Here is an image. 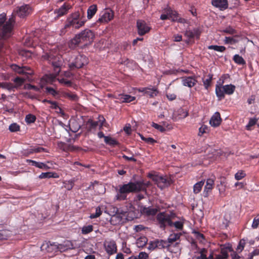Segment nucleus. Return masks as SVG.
<instances>
[{
    "label": "nucleus",
    "mask_w": 259,
    "mask_h": 259,
    "mask_svg": "<svg viewBox=\"0 0 259 259\" xmlns=\"http://www.w3.org/2000/svg\"><path fill=\"white\" fill-rule=\"evenodd\" d=\"M44 58L48 59L50 63L54 67L55 72L53 74L46 75L42 78V79L45 80L47 83H52L55 81L56 76L60 71V67L63 64V60L60 56L55 57L50 55L47 57L45 56Z\"/></svg>",
    "instance_id": "1"
},
{
    "label": "nucleus",
    "mask_w": 259,
    "mask_h": 259,
    "mask_svg": "<svg viewBox=\"0 0 259 259\" xmlns=\"http://www.w3.org/2000/svg\"><path fill=\"white\" fill-rule=\"evenodd\" d=\"M137 182H129L127 184L119 185L116 189L117 194L115 196L116 200H124L126 199L127 194L139 192Z\"/></svg>",
    "instance_id": "2"
},
{
    "label": "nucleus",
    "mask_w": 259,
    "mask_h": 259,
    "mask_svg": "<svg viewBox=\"0 0 259 259\" xmlns=\"http://www.w3.org/2000/svg\"><path fill=\"white\" fill-rule=\"evenodd\" d=\"M94 33L90 30H84L76 35L69 42L70 48H74L79 44L88 45L91 44L94 38Z\"/></svg>",
    "instance_id": "3"
},
{
    "label": "nucleus",
    "mask_w": 259,
    "mask_h": 259,
    "mask_svg": "<svg viewBox=\"0 0 259 259\" xmlns=\"http://www.w3.org/2000/svg\"><path fill=\"white\" fill-rule=\"evenodd\" d=\"M6 15L5 13L0 14V26L3 25L0 31V36L4 39H6L11 36L13 24L15 22L13 17L9 18L7 21H6Z\"/></svg>",
    "instance_id": "4"
},
{
    "label": "nucleus",
    "mask_w": 259,
    "mask_h": 259,
    "mask_svg": "<svg viewBox=\"0 0 259 259\" xmlns=\"http://www.w3.org/2000/svg\"><path fill=\"white\" fill-rule=\"evenodd\" d=\"M84 24V20L78 12L71 15L66 20L64 29H78Z\"/></svg>",
    "instance_id": "5"
},
{
    "label": "nucleus",
    "mask_w": 259,
    "mask_h": 259,
    "mask_svg": "<svg viewBox=\"0 0 259 259\" xmlns=\"http://www.w3.org/2000/svg\"><path fill=\"white\" fill-rule=\"evenodd\" d=\"M176 215L173 213L160 212L157 215L156 220L160 227L164 228L166 225L172 226V221Z\"/></svg>",
    "instance_id": "6"
},
{
    "label": "nucleus",
    "mask_w": 259,
    "mask_h": 259,
    "mask_svg": "<svg viewBox=\"0 0 259 259\" xmlns=\"http://www.w3.org/2000/svg\"><path fill=\"white\" fill-rule=\"evenodd\" d=\"M149 177L155 182L157 186L160 189H163L170 185V180L166 177L159 175H149Z\"/></svg>",
    "instance_id": "7"
},
{
    "label": "nucleus",
    "mask_w": 259,
    "mask_h": 259,
    "mask_svg": "<svg viewBox=\"0 0 259 259\" xmlns=\"http://www.w3.org/2000/svg\"><path fill=\"white\" fill-rule=\"evenodd\" d=\"M88 60L87 57L83 55H78L75 59V61L69 64V67L73 70L74 68H80L83 65L87 64Z\"/></svg>",
    "instance_id": "8"
},
{
    "label": "nucleus",
    "mask_w": 259,
    "mask_h": 259,
    "mask_svg": "<svg viewBox=\"0 0 259 259\" xmlns=\"http://www.w3.org/2000/svg\"><path fill=\"white\" fill-rule=\"evenodd\" d=\"M16 14L20 18H24L32 12V9L28 5H24L18 7L16 10Z\"/></svg>",
    "instance_id": "9"
},
{
    "label": "nucleus",
    "mask_w": 259,
    "mask_h": 259,
    "mask_svg": "<svg viewBox=\"0 0 259 259\" xmlns=\"http://www.w3.org/2000/svg\"><path fill=\"white\" fill-rule=\"evenodd\" d=\"M105 251L109 255H112L117 252V246L113 240L105 241L104 243Z\"/></svg>",
    "instance_id": "10"
},
{
    "label": "nucleus",
    "mask_w": 259,
    "mask_h": 259,
    "mask_svg": "<svg viewBox=\"0 0 259 259\" xmlns=\"http://www.w3.org/2000/svg\"><path fill=\"white\" fill-rule=\"evenodd\" d=\"M137 27L138 28V34L140 35H143L148 33L151 28L143 20H139L137 22Z\"/></svg>",
    "instance_id": "11"
},
{
    "label": "nucleus",
    "mask_w": 259,
    "mask_h": 259,
    "mask_svg": "<svg viewBox=\"0 0 259 259\" xmlns=\"http://www.w3.org/2000/svg\"><path fill=\"white\" fill-rule=\"evenodd\" d=\"M40 250L44 252H53L58 250L57 245L56 243H44L40 247Z\"/></svg>",
    "instance_id": "12"
},
{
    "label": "nucleus",
    "mask_w": 259,
    "mask_h": 259,
    "mask_svg": "<svg viewBox=\"0 0 259 259\" xmlns=\"http://www.w3.org/2000/svg\"><path fill=\"white\" fill-rule=\"evenodd\" d=\"M228 250L232 252L233 249L229 245L224 246L221 249V254H215V259H226L228 257Z\"/></svg>",
    "instance_id": "13"
},
{
    "label": "nucleus",
    "mask_w": 259,
    "mask_h": 259,
    "mask_svg": "<svg viewBox=\"0 0 259 259\" xmlns=\"http://www.w3.org/2000/svg\"><path fill=\"white\" fill-rule=\"evenodd\" d=\"M116 99L119 103H130L134 101L136 99L135 97L131 96L126 94H118L116 96Z\"/></svg>",
    "instance_id": "14"
},
{
    "label": "nucleus",
    "mask_w": 259,
    "mask_h": 259,
    "mask_svg": "<svg viewBox=\"0 0 259 259\" xmlns=\"http://www.w3.org/2000/svg\"><path fill=\"white\" fill-rule=\"evenodd\" d=\"M113 17L112 11L108 10L104 12L103 15L99 18L98 21L102 23H106L110 21Z\"/></svg>",
    "instance_id": "15"
},
{
    "label": "nucleus",
    "mask_w": 259,
    "mask_h": 259,
    "mask_svg": "<svg viewBox=\"0 0 259 259\" xmlns=\"http://www.w3.org/2000/svg\"><path fill=\"white\" fill-rule=\"evenodd\" d=\"M58 250L61 252L73 249V245L70 241L66 240L62 244H57Z\"/></svg>",
    "instance_id": "16"
},
{
    "label": "nucleus",
    "mask_w": 259,
    "mask_h": 259,
    "mask_svg": "<svg viewBox=\"0 0 259 259\" xmlns=\"http://www.w3.org/2000/svg\"><path fill=\"white\" fill-rule=\"evenodd\" d=\"M221 120L220 114L217 112L210 118L209 123L213 127H217L220 124Z\"/></svg>",
    "instance_id": "17"
},
{
    "label": "nucleus",
    "mask_w": 259,
    "mask_h": 259,
    "mask_svg": "<svg viewBox=\"0 0 259 259\" xmlns=\"http://www.w3.org/2000/svg\"><path fill=\"white\" fill-rule=\"evenodd\" d=\"M212 4L221 10L226 9L228 6L227 0H212Z\"/></svg>",
    "instance_id": "18"
},
{
    "label": "nucleus",
    "mask_w": 259,
    "mask_h": 259,
    "mask_svg": "<svg viewBox=\"0 0 259 259\" xmlns=\"http://www.w3.org/2000/svg\"><path fill=\"white\" fill-rule=\"evenodd\" d=\"M88 123L90 124V125L92 128H95L98 125H99L100 128H101V127H102L103 126H106L105 119L102 116L99 117V121H94L92 120H89L88 121Z\"/></svg>",
    "instance_id": "19"
},
{
    "label": "nucleus",
    "mask_w": 259,
    "mask_h": 259,
    "mask_svg": "<svg viewBox=\"0 0 259 259\" xmlns=\"http://www.w3.org/2000/svg\"><path fill=\"white\" fill-rule=\"evenodd\" d=\"M196 80L192 77H182V83L185 86L191 88L194 86L196 83Z\"/></svg>",
    "instance_id": "20"
},
{
    "label": "nucleus",
    "mask_w": 259,
    "mask_h": 259,
    "mask_svg": "<svg viewBox=\"0 0 259 259\" xmlns=\"http://www.w3.org/2000/svg\"><path fill=\"white\" fill-rule=\"evenodd\" d=\"M168 249L171 252L176 254V255L180 254L181 253V248L178 243H172L169 245Z\"/></svg>",
    "instance_id": "21"
},
{
    "label": "nucleus",
    "mask_w": 259,
    "mask_h": 259,
    "mask_svg": "<svg viewBox=\"0 0 259 259\" xmlns=\"http://www.w3.org/2000/svg\"><path fill=\"white\" fill-rule=\"evenodd\" d=\"M59 177V175L55 172H42L39 176V179H46V178H58Z\"/></svg>",
    "instance_id": "22"
},
{
    "label": "nucleus",
    "mask_w": 259,
    "mask_h": 259,
    "mask_svg": "<svg viewBox=\"0 0 259 259\" xmlns=\"http://www.w3.org/2000/svg\"><path fill=\"white\" fill-rule=\"evenodd\" d=\"M214 179L210 178L208 179L206 182V185L204 187V192L208 193L213 188L214 186Z\"/></svg>",
    "instance_id": "23"
},
{
    "label": "nucleus",
    "mask_w": 259,
    "mask_h": 259,
    "mask_svg": "<svg viewBox=\"0 0 259 259\" xmlns=\"http://www.w3.org/2000/svg\"><path fill=\"white\" fill-rule=\"evenodd\" d=\"M158 210L156 208H152V207H144L142 209V212L143 213L146 214L147 215H155Z\"/></svg>",
    "instance_id": "24"
},
{
    "label": "nucleus",
    "mask_w": 259,
    "mask_h": 259,
    "mask_svg": "<svg viewBox=\"0 0 259 259\" xmlns=\"http://www.w3.org/2000/svg\"><path fill=\"white\" fill-rule=\"evenodd\" d=\"M97 11V6L93 5L89 7L87 11V17L89 19H91Z\"/></svg>",
    "instance_id": "25"
},
{
    "label": "nucleus",
    "mask_w": 259,
    "mask_h": 259,
    "mask_svg": "<svg viewBox=\"0 0 259 259\" xmlns=\"http://www.w3.org/2000/svg\"><path fill=\"white\" fill-rule=\"evenodd\" d=\"M222 88L224 91L225 94L232 95L234 92L235 86L230 84L224 85L222 87Z\"/></svg>",
    "instance_id": "26"
},
{
    "label": "nucleus",
    "mask_w": 259,
    "mask_h": 259,
    "mask_svg": "<svg viewBox=\"0 0 259 259\" xmlns=\"http://www.w3.org/2000/svg\"><path fill=\"white\" fill-rule=\"evenodd\" d=\"M141 91L144 92L145 94L150 97H154L157 95L158 92L156 89L150 88L143 89Z\"/></svg>",
    "instance_id": "27"
},
{
    "label": "nucleus",
    "mask_w": 259,
    "mask_h": 259,
    "mask_svg": "<svg viewBox=\"0 0 259 259\" xmlns=\"http://www.w3.org/2000/svg\"><path fill=\"white\" fill-rule=\"evenodd\" d=\"M25 79L22 77H17L13 79V81L15 83V84H13L14 91L15 89H17L20 86H21L25 82Z\"/></svg>",
    "instance_id": "28"
},
{
    "label": "nucleus",
    "mask_w": 259,
    "mask_h": 259,
    "mask_svg": "<svg viewBox=\"0 0 259 259\" xmlns=\"http://www.w3.org/2000/svg\"><path fill=\"white\" fill-rule=\"evenodd\" d=\"M137 185L138 186V189L140 191H144L150 185V182H144V181H137Z\"/></svg>",
    "instance_id": "29"
},
{
    "label": "nucleus",
    "mask_w": 259,
    "mask_h": 259,
    "mask_svg": "<svg viewBox=\"0 0 259 259\" xmlns=\"http://www.w3.org/2000/svg\"><path fill=\"white\" fill-rule=\"evenodd\" d=\"M167 14L169 19L172 21H177L178 20L179 16L177 12L172 11L170 8L167 9Z\"/></svg>",
    "instance_id": "30"
},
{
    "label": "nucleus",
    "mask_w": 259,
    "mask_h": 259,
    "mask_svg": "<svg viewBox=\"0 0 259 259\" xmlns=\"http://www.w3.org/2000/svg\"><path fill=\"white\" fill-rule=\"evenodd\" d=\"M147 241L148 239L146 237L142 236L137 240L136 244L138 247H143L147 244Z\"/></svg>",
    "instance_id": "31"
},
{
    "label": "nucleus",
    "mask_w": 259,
    "mask_h": 259,
    "mask_svg": "<svg viewBox=\"0 0 259 259\" xmlns=\"http://www.w3.org/2000/svg\"><path fill=\"white\" fill-rule=\"evenodd\" d=\"M80 126L75 120L70 121V128L74 133L77 132L80 128Z\"/></svg>",
    "instance_id": "32"
},
{
    "label": "nucleus",
    "mask_w": 259,
    "mask_h": 259,
    "mask_svg": "<svg viewBox=\"0 0 259 259\" xmlns=\"http://www.w3.org/2000/svg\"><path fill=\"white\" fill-rule=\"evenodd\" d=\"M207 250L205 248H201L199 251V256H195V259H208L207 257Z\"/></svg>",
    "instance_id": "33"
},
{
    "label": "nucleus",
    "mask_w": 259,
    "mask_h": 259,
    "mask_svg": "<svg viewBox=\"0 0 259 259\" xmlns=\"http://www.w3.org/2000/svg\"><path fill=\"white\" fill-rule=\"evenodd\" d=\"M204 184V182L203 181H200L195 184L193 187L194 192L196 194L200 192Z\"/></svg>",
    "instance_id": "34"
},
{
    "label": "nucleus",
    "mask_w": 259,
    "mask_h": 259,
    "mask_svg": "<svg viewBox=\"0 0 259 259\" xmlns=\"http://www.w3.org/2000/svg\"><path fill=\"white\" fill-rule=\"evenodd\" d=\"M215 93L217 96L220 98V99H222L224 97V91L223 90L222 87L217 85L215 88Z\"/></svg>",
    "instance_id": "35"
},
{
    "label": "nucleus",
    "mask_w": 259,
    "mask_h": 259,
    "mask_svg": "<svg viewBox=\"0 0 259 259\" xmlns=\"http://www.w3.org/2000/svg\"><path fill=\"white\" fill-rule=\"evenodd\" d=\"M80 148L79 147L72 145L71 144L66 145L64 146L63 150L65 151H76L79 150Z\"/></svg>",
    "instance_id": "36"
},
{
    "label": "nucleus",
    "mask_w": 259,
    "mask_h": 259,
    "mask_svg": "<svg viewBox=\"0 0 259 259\" xmlns=\"http://www.w3.org/2000/svg\"><path fill=\"white\" fill-rule=\"evenodd\" d=\"M11 68L16 72L20 74H25L23 66H19L16 64H13L11 66Z\"/></svg>",
    "instance_id": "37"
},
{
    "label": "nucleus",
    "mask_w": 259,
    "mask_h": 259,
    "mask_svg": "<svg viewBox=\"0 0 259 259\" xmlns=\"http://www.w3.org/2000/svg\"><path fill=\"white\" fill-rule=\"evenodd\" d=\"M208 49L210 50H213L215 51L219 52H224L226 48L224 46H215V45H211L208 47Z\"/></svg>",
    "instance_id": "38"
},
{
    "label": "nucleus",
    "mask_w": 259,
    "mask_h": 259,
    "mask_svg": "<svg viewBox=\"0 0 259 259\" xmlns=\"http://www.w3.org/2000/svg\"><path fill=\"white\" fill-rule=\"evenodd\" d=\"M104 141L106 144L112 146L117 144V142L115 140L108 136L104 137Z\"/></svg>",
    "instance_id": "39"
},
{
    "label": "nucleus",
    "mask_w": 259,
    "mask_h": 259,
    "mask_svg": "<svg viewBox=\"0 0 259 259\" xmlns=\"http://www.w3.org/2000/svg\"><path fill=\"white\" fill-rule=\"evenodd\" d=\"M180 234L178 233H174L171 234L168 238V242L171 244L173 243L180 238Z\"/></svg>",
    "instance_id": "40"
},
{
    "label": "nucleus",
    "mask_w": 259,
    "mask_h": 259,
    "mask_svg": "<svg viewBox=\"0 0 259 259\" xmlns=\"http://www.w3.org/2000/svg\"><path fill=\"white\" fill-rule=\"evenodd\" d=\"M2 88L6 89L10 92H12V91L14 92L13 84L12 83L3 82V84L2 85Z\"/></svg>",
    "instance_id": "41"
},
{
    "label": "nucleus",
    "mask_w": 259,
    "mask_h": 259,
    "mask_svg": "<svg viewBox=\"0 0 259 259\" xmlns=\"http://www.w3.org/2000/svg\"><path fill=\"white\" fill-rule=\"evenodd\" d=\"M93 230L92 225H88L83 226L81 229V233L83 234H87L91 232Z\"/></svg>",
    "instance_id": "42"
},
{
    "label": "nucleus",
    "mask_w": 259,
    "mask_h": 259,
    "mask_svg": "<svg viewBox=\"0 0 259 259\" xmlns=\"http://www.w3.org/2000/svg\"><path fill=\"white\" fill-rule=\"evenodd\" d=\"M36 120V117L31 114H28L25 117V121L28 124L32 123L34 122Z\"/></svg>",
    "instance_id": "43"
},
{
    "label": "nucleus",
    "mask_w": 259,
    "mask_h": 259,
    "mask_svg": "<svg viewBox=\"0 0 259 259\" xmlns=\"http://www.w3.org/2000/svg\"><path fill=\"white\" fill-rule=\"evenodd\" d=\"M234 60L236 63L239 64H244L245 63V62L243 58L240 56L239 55H234Z\"/></svg>",
    "instance_id": "44"
},
{
    "label": "nucleus",
    "mask_w": 259,
    "mask_h": 259,
    "mask_svg": "<svg viewBox=\"0 0 259 259\" xmlns=\"http://www.w3.org/2000/svg\"><path fill=\"white\" fill-rule=\"evenodd\" d=\"M246 176L245 173L242 170H239L235 175V179L236 180H240L244 178Z\"/></svg>",
    "instance_id": "45"
},
{
    "label": "nucleus",
    "mask_w": 259,
    "mask_h": 259,
    "mask_svg": "<svg viewBox=\"0 0 259 259\" xmlns=\"http://www.w3.org/2000/svg\"><path fill=\"white\" fill-rule=\"evenodd\" d=\"M9 129L11 132H16L20 130V126L16 123H13L10 125Z\"/></svg>",
    "instance_id": "46"
},
{
    "label": "nucleus",
    "mask_w": 259,
    "mask_h": 259,
    "mask_svg": "<svg viewBox=\"0 0 259 259\" xmlns=\"http://www.w3.org/2000/svg\"><path fill=\"white\" fill-rule=\"evenodd\" d=\"M69 9L68 6H66V5H63L59 10H58V14L60 16H62L64 15L67 13V10Z\"/></svg>",
    "instance_id": "47"
},
{
    "label": "nucleus",
    "mask_w": 259,
    "mask_h": 259,
    "mask_svg": "<svg viewBox=\"0 0 259 259\" xmlns=\"http://www.w3.org/2000/svg\"><path fill=\"white\" fill-rule=\"evenodd\" d=\"M212 75L209 74L208 75V78L203 80V84H204L205 89H207L208 88V87L209 86V85L211 83V80H212Z\"/></svg>",
    "instance_id": "48"
},
{
    "label": "nucleus",
    "mask_w": 259,
    "mask_h": 259,
    "mask_svg": "<svg viewBox=\"0 0 259 259\" xmlns=\"http://www.w3.org/2000/svg\"><path fill=\"white\" fill-rule=\"evenodd\" d=\"M178 112L179 113V118H184L188 116V112L186 110L181 108L178 110Z\"/></svg>",
    "instance_id": "49"
},
{
    "label": "nucleus",
    "mask_w": 259,
    "mask_h": 259,
    "mask_svg": "<svg viewBox=\"0 0 259 259\" xmlns=\"http://www.w3.org/2000/svg\"><path fill=\"white\" fill-rule=\"evenodd\" d=\"M222 32L230 34H234L236 33L235 30L231 27V26H228L226 27L225 29H223Z\"/></svg>",
    "instance_id": "50"
},
{
    "label": "nucleus",
    "mask_w": 259,
    "mask_h": 259,
    "mask_svg": "<svg viewBox=\"0 0 259 259\" xmlns=\"http://www.w3.org/2000/svg\"><path fill=\"white\" fill-rule=\"evenodd\" d=\"M102 211L99 207H98L96 209L95 213H92L90 215L91 219H94L99 217L101 214Z\"/></svg>",
    "instance_id": "51"
},
{
    "label": "nucleus",
    "mask_w": 259,
    "mask_h": 259,
    "mask_svg": "<svg viewBox=\"0 0 259 259\" xmlns=\"http://www.w3.org/2000/svg\"><path fill=\"white\" fill-rule=\"evenodd\" d=\"M208 130V127L207 126L205 125H202L201 126V127L199 128V133L198 135L199 136H202V135L204 133H206Z\"/></svg>",
    "instance_id": "52"
},
{
    "label": "nucleus",
    "mask_w": 259,
    "mask_h": 259,
    "mask_svg": "<svg viewBox=\"0 0 259 259\" xmlns=\"http://www.w3.org/2000/svg\"><path fill=\"white\" fill-rule=\"evenodd\" d=\"M112 221H117L118 223H121L122 221V217L120 214L117 213L113 215L111 218Z\"/></svg>",
    "instance_id": "53"
},
{
    "label": "nucleus",
    "mask_w": 259,
    "mask_h": 259,
    "mask_svg": "<svg viewBox=\"0 0 259 259\" xmlns=\"http://www.w3.org/2000/svg\"><path fill=\"white\" fill-rule=\"evenodd\" d=\"M152 126L157 130L160 131L161 132H163L165 131V128L161 125L158 124L157 123L152 122Z\"/></svg>",
    "instance_id": "54"
},
{
    "label": "nucleus",
    "mask_w": 259,
    "mask_h": 259,
    "mask_svg": "<svg viewBox=\"0 0 259 259\" xmlns=\"http://www.w3.org/2000/svg\"><path fill=\"white\" fill-rule=\"evenodd\" d=\"M22 153L23 155L25 156H28L30 154L34 153L33 148V147H30V148H28L27 149H24Z\"/></svg>",
    "instance_id": "55"
},
{
    "label": "nucleus",
    "mask_w": 259,
    "mask_h": 259,
    "mask_svg": "<svg viewBox=\"0 0 259 259\" xmlns=\"http://www.w3.org/2000/svg\"><path fill=\"white\" fill-rule=\"evenodd\" d=\"M58 80L60 83L63 84L66 86L69 87L71 85V82L70 81L66 80L64 78H58Z\"/></svg>",
    "instance_id": "56"
},
{
    "label": "nucleus",
    "mask_w": 259,
    "mask_h": 259,
    "mask_svg": "<svg viewBox=\"0 0 259 259\" xmlns=\"http://www.w3.org/2000/svg\"><path fill=\"white\" fill-rule=\"evenodd\" d=\"M245 242L244 240H240L238 245L237 247L236 250L239 252H241L244 247Z\"/></svg>",
    "instance_id": "57"
},
{
    "label": "nucleus",
    "mask_w": 259,
    "mask_h": 259,
    "mask_svg": "<svg viewBox=\"0 0 259 259\" xmlns=\"http://www.w3.org/2000/svg\"><path fill=\"white\" fill-rule=\"evenodd\" d=\"M172 226L178 229L181 230L183 227V223L181 221H177L172 223Z\"/></svg>",
    "instance_id": "58"
},
{
    "label": "nucleus",
    "mask_w": 259,
    "mask_h": 259,
    "mask_svg": "<svg viewBox=\"0 0 259 259\" xmlns=\"http://www.w3.org/2000/svg\"><path fill=\"white\" fill-rule=\"evenodd\" d=\"M156 243L157 245V248H162L165 247V246H166V242L162 240H156Z\"/></svg>",
    "instance_id": "59"
},
{
    "label": "nucleus",
    "mask_w": 259,
    "mask_h": 259,
    "mask_svg": "<svg viewBox=\"0 0 259 259\" xmlns=\"http://www.w3.org/2000/svg\"><path fill=\"white\" fill-rule=\"evenodd\" d=\"M224 42L226 44H234L236 41V40L233 38L231 37H226L224 40Z\"/></svg>",
    "instance_id": "60"
},
{
    "label": "nucleus",
    "mask_w": 259,
    "mask_h": 259,
    "mask_svg": "<svg viewBox=\"0 0 259 259\" xmlns=\"http://www.w3.org/2000/svg\"><path fill=\"white\" fill-rule=\"evenodd\" d=\"M157 247V245L156 243V240L151 241L149 243L148 246V249L149 250H154V249Z\"/></svg>",
    "instance_id": "61"
},
{
    "label": "nucleus",
    "mask_w": 259,
    "mask_h": 259,
    "mask_svg": "<svg viewBox=\"0 0 259 259\" xmlns=\"http://www.w3.org/2000/svg\"><path fill=\"white\" fill-rule=\"evenodd\" d=\"M259 225V217H255L253 221L252 227L254 229L257 228Z\"/></svg>",
    "instance_id": "62"
},
{
    "label": "nucleus",
    "mask_w": 259,
    "mask_h": 259,
    "mask_svg": "<svg viewBox=\"0 0 259 259\" xmlns=\"http://www.w3.org/2000/svg\"><path fill=\"white\" fill-rule=\"evenodd\" d=\"M185 35L189 38H192L194 37L195 33L191 30H187L185 32Z\"/></svg>",
    "instance_id": "63"
},
{
    "label": "nucleus",
    "mask_w": 259,
    "mask_h": 259,
    "mask_svg": "<svg viewBox=\"0 0 259 259\" xmlns=\"http://www.w3.org/2000/svg\"><path fill=\"white\" fill-rule=\"evenodd\" d=\"M138 259H148V254L145 252H141L138 256Z\"/></svg>",
    "instance_id": "64"
}]
</instances>
